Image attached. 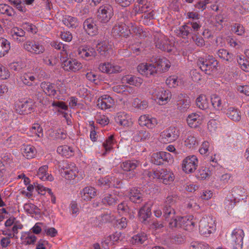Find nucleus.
<instances>
[{
	"label": "nucleus",
	"instance_id": "1",
	"mask_svg": "<svg viewBox=\"0 0 249 249\" xmlns=\"http://www.w3.org/2000/svg\"><path fill=\"white\" fill-rule=\"evenodd\" d=\"M197 64L200 70L208 75L216 71L218 66V62L213 56L210 55L205 58L200 57Z\"/></svg>",
	"mask_w": 249,
	"mask_h": 249
},
{
	"label": "nucleus",
	"instance_id": "2",
	"mask_svg": "<svg viewBox=\"0 0 249 249\" xmlns=\"http://www.w3.org/2000/svg\"><path fill=\"white\" fill-rule=\"evenodd\" d=\"M169 227L171 228L182 227L185 230L191 231L195 226V222L193 220L191 216L179 217L171 219L169 222Z\"/></svg>",
	"mask_w": 249,
	"mask_h": 249
},
{
	"label": "nucleus",
	"instance_id": "3",
	"mask_svg": "<svg viewBox=\"0 0 249 249\" xmlns=\"http://www.w3.org/2000/svg\"><path fill=\"white\" fill-rule=\"evenodd\" d=\"M155 46L157 48L167 52L172 50L173 45L168 37L160 32H157L154 35Z\"/></svg>",
	"mask_w": 249,
	"mask_h": 249
},
{
	"label": "nucleus",
	"instance_id": "4",
	"mask_svg": "<svg viewBox=\"0 0 249 249\" xmlns=\"http://www.w3.org/2000/svg\"><path fill=\"white\" fill-rule=\"evenodd\" d=\"M215 229V221L211 216L203 217L200 220L199 225V231L201 234L207 236Z\"/></svg>",
	"mask_w": 249,
	"mask_h": 249
},
{
	"label": "nucleus",
	"instance_id": "5",
	"mask_svg": "<svg viewBox=\"0 0 249 249\" xmlns=\"http://www.w3.org/2000/svg\"><path fill=\"white\" fill-rule=\"evenodd\" d=\"M153 98L160 105L166 104L171 97V93L161 88H156L152 93Z\"/></svg>",
	"mask_w": 249,
	"mask_h": 249
},
{
	"label": "nucleus",
	"instance_id": "6",
	"mask_svg": "<svg viewBox=\"0 0 249 249\" xmlns=\"http://www.w3.org/2000/svg\"><path fill=\"white\" fill-rule=\"evenodd\" d=\"M113 15L112 6L109 5H104L100 6L97 11V19L102 23H107Z\"/></svg>",
	"mask_w": 249,
	"mask_h": 249
},
{
	"label": "nucleus",
	"instance_id": "7",
	"mask_svg": "<svg viewBox=\"0 0 249 249\" xmlns=\"http://www.w3.org/2000/svg\"><path fill=\"white\" fill-rule=\"evenodd\" d=\"M154 178L160 179L163 183L170 184L175 179V175L171 170L166 169H161L156 170L153 173Z\"/></svg>",
	"mask_w": 249,
	"mask_h": 249
},
{
	"label": "nucleus",
	"instance_id": "8",
	"mask_svg": "<svg viewBox=\"0 0 249 249\" xmlns=\"http://www.w3.org/2000/svg\"><path fill=\"white\" fill-rule=\"evenodd\" d=\"M179 136V131L178 128L170 127L161 133L160 141L162 143H170L177 140Z\"/></svg>",
	"mask_w": 249,
	"mask_h": 249
},
{
	"label": "nucleus",
	"instance_id": "9",
	"mask_svg": "<svg viewBox=\"0 0 249 249\" xmlns=\"http://www.w3.org/2000/svg\"><path fill=\"white\" fill-rule=\"evenodd\" d=\"M198 162V159L196 156H188L182 160V170L186 174L193 173L196 169Z\"/></svg>",
	"mask_w": 249,
	"mask_h": 249
},
{
	"label": "nucleus",
	"instance_id": "10",
	"mask_svg": "<svg viewBox=\"0 0 249 249\" xmlns=\"http://www.w3.org/2000/svg\"><path fill=\"white\" fill-rule=\"evenodd\" d=\"M22 47L25 51L34 54H40L45 51L44 47L39 42L34 40H27Z\"/></svg>",
	"mask_w": 249,
	"mask_h": 249
},
{
	"label": "nucleus",
	"instance_id": "11",
	"mask_svg": "<svg viewBox=\"0 0 249 249\" xmlns=\"http://www.w3.org/2000/svg\"><path fill=\"white\" fill-rule=\"evenodd\" d=\"M78 168L73 163L63 162L61 168L62 176L68 179H73L77 175Z\"/></svg>",
	"mask_w": 249,
	"mask_h": 249
},
{
	"label": "nucleus",
	"instance_id": "12",
	"mask_svg": "<svg viewBox=\"0 0 249 249\" xmlns=\"http://www.w3.org/2000/svg\"><path fill=\"white\" fill-rule=\"evenodd\" d=\"M151 160L154 164L159 165L164 162L171 163L174 160L172 156L169 153L164 151L153 153Z\"/></svg>",
	"mask_w": 249,
	"mask_h": 249
},
{
	"label": "nucleus",
	"instance_id": "13",
	"mask_svg": "<svg viewBox=\"0 0 249 249\" xmlns=\"http://www.w3.org/2000/svg\"><path fill=\"white\" fill-rule=\"evenodd\" d=\"M244 235V232L242 229L239 228L234 229L231 236V244L233 249L242 248Z\"/></svg>",
	"mask_w": 249,
	"mask_h": 249
},
{
	"label": "nucleus",
	"instance_id": "14",
	"mask_svg": "<svg viewBox=\"0 0 249 249\" xmlns=\"http://www.w3.org/2000/svg\"><path fill=\"white\" fill-rule=\"evenodd\" d=\"M62 67L66 71L75 72L81 70L83 65L76 59L67 58L63 61Z\"/></svg>",
	"mask_w": 249,
	"mask_h": 249
},
{
	"label": "nucleus",
	"instance_id": "15",
	"mask_svg": "<svg viewBox=\"0 0 249 249\" xmlns=\"http://www.w3.org/2000/svg\"><path fill=\"white\" fill-rule=\"evenodd\" d=\"M112 34L115 37H126L130 34V29L123 22H118L115 24L112 30Z\"/></svg>",
	"mask_w": 249,
	"mask_h": 249
},
{
	"label": "nucleus",
	"instance_id": "16",
	"mask_svg": "<svg viewBox=\"0 0 249 249\" xmlns=\"http://www.w3.org/2000/svg\"><path fill=\"white\" fill-rule=\"evenodd\" d=\"M139 124L141 126H145L148 129L155 128L158 124L157 119L148 114H143L140 116L138 120Z\"/></svg>",
	"mask_w": 249,
	"mask_h": 249
},
{
	"label": "nucleus",
	"instance_id": "17",
	"mask_svg": "<svg viewBox=\"0 0 249 249\" xmlns=\"http://www.w3.org/2000/svg\"><path fill=\"white\" fill-rule=\"evenodd\" d=\"M97 195V190L93 187L87 186L82 189L79 193L81 201H89L95 198Z\"/></svg>",
	"mask_w": 249,
	"mask_h": 249
},
{
	"label": "nucleus",
	"instance_id": "18",
	"mask_svg": "<svg viewBox=\"0 0 249 249\" xmlns=\"http://www.w3.org/2000/svg\"><path fill=\"white\" fill-rule=\"evenodd\" d=\"M138 71L146 77L157 73L154 63H141L137 67Z\"/></svg>",
	"mask_w": 249,
	"mask_h": 249
},
{
	"label": "nucleus",
	"instance_id": "19",
	"mask_svg": "<svg viewBox=\"0 0 249 249\" xmlns=\"http://www.w3.org/2000/svg\"><path fill=\"white\" fill-rule=\"evenodd\" d=\"M99 70L102 72L108 74L119 73L122 71L120 66L110 62L101 63L99 66Z\"/></svg>",
	"mask_w": 249,
	"mask_h": 249
},
{
	"label": "nucleus",
	"instance_id": "20",
	"mask_svg": "<svg viewBox=\"0 0 249 249\" xmlns=\"http://www.w3.org/2000/svg\"><path fill=\"white\" fill-rule=\"evenodd\" d=\"M115 104L114 99L108 95L100 97L97 101V106L102 109H107L113 107Z\"/></svg>",
	"mask_w": 249,
	"mask_h": 249
},
{
	"label": "nucleus",
	"instance_id": "21",
	"mask_svg": "<svg viewBox=\"0 0 249 249\" xmlns=\"http://www.w3.org/2000/svg\"><path fill=\"white\" fill-rule=\"evenodd\" d=\"M78 54L80 57L85 60H90L96 55L94 49L88 46H82L79 48Z\"/></svg>",
	"mask_w": 249,
	"mask_h": 249
},
{
	"label": "nucleus",
	"instance_id": "22",
	"mask_svg": "<svg viewBox=\"0 0 249 249\" xmlns=\"http://www.w3.org/2000/svg\"><path fill=\"white\" fill-rule=\"evenodd\" d=\"M186 121L190 127L196 128L202 123L203 117L198 113H192L187 117Z\"/></svg>",
	"mask_w": 249,
	"mask_h": 249
},
{
	"label": "nucleus",
	"instance_id": "23",
	"mask_svg": "<svg viewBox=\"0 0 249 249\" xmlns=\"http://www.w3.org/2000/svg\"><path fill=\"white\" fill-rule=\"evenodd\" d=\"M191 105V100L189 97L185 94H180L178 95V100L177 102V108L182 112L187 110Z\"/></svg>",
	"mask_w": 249,
	"mask_h": 249
},
{
	"label": "nucleus",
	"instance_id": "24",
	"mask_svg": "<svg viewBox=\"0 0 249 249\" xmlns=\"http://www.w3.org/2000/svg\"><path fill=\"white\" fill-rule=\"evenodd\" d=\"M133 8L132 13L135 15L140 13H146L150 7V3L147 0H137Z\"/></svg>",
	"mask_w": 249,
	"mask_h": 249
},
{
	"label": "nucleus",
	"instance_id": "25",
	"mask_svg": "<svg viewBox=\"0 0 249 249\" xmlns=\"http://www.w3.org/2000/svg\"><path fill=\"white\" fill-rule=\"evenodd\" d=\"M115 121L120 125L125 127L130 126L133 124L130 115L124 112L118 113L115 118Z\"/></svg>",
	"mask_w": 249,
	"mask_h": 249
},
{
	"label": "nucleus",
	"instance_id": "26",
	"mask_svg": "<svg viewBox=\"0 0 249 249\" xmlns=\"http://www.w3.org/2000/svg\"><path fill=\"white\" fill-rule=\"evenodd\" d=\"M157 72H164L167 71L171 66L170 62L166 58H161L154 63Z\"/></svg>",
	"mask_w": 249,
	"mask_h": 249
},
{
	"label": "nucleus",
	"instance_id": "27",
	"mask_svg": "<svg viewBox=\"0 0 249 249\" xmlns=\"http://www.w3.org/2000/svg\"><path fill=\"white\" fill-rule=\"evenodd\" d=\"M13 39L18 43L23 42L26 40L25 32L21 28L14 27L11 31Z\"/></svg>",
	"mask_w": 249,
	"mask_h": 249
},
{
	"label": "nucleus",
	"instance_id": "28",
	"mask_svg": "<svg viewBox=\"0 0 249 249\" xmlns=\"http://www.w3.org/2000/svg\"><path fill=\"white\" fill-rule=\"evenodd\" d=\"M83 27L86 32L90 36H93L97 33V27L92 18L87 19L84 22Z\"/></svg>",
	"mask_w": 249,
	"mask_h": 249
},
{
	"label": "nucleus",
	"instance_id": "29",
	"mask_svg": "<svg viewBox=\"0 0 249 249\" xmlns=\"http://www.w3.org/2000/svg\"><path fill=\"white\" fill-rule=\"evenodd\" d=\"M32 102L26 101L20 102L16 106V111L20 114H25L30 113L32 110Z\"/></svg>",
	"mask_w": 249,
	"mask_h": 249
},
{
	"label": "nucleus",
	"instance_id": "30",
	"mask_svg": "<svg viewBox=\"0 0 249 249\" xmlns=\"http://www.w3.org/2000/svg\"><path fill=\"white\" fill-rule=\"evenodd\" d=\"M151 137V134L148 131L141 130L134 133L133 139L137 142H145L149 140Z\"/></svg>",
	"mask_w": 249,
	"mask_h": 249
},
{
	"label": "nucleus",
	"instance_id": "31",
	"mask_svg": "<svg viewBox=\"0 0 249 249\" xmlns=\"http://www.w3.org/2000/svg\"><path fill=\"white\" fill-rule=\"evenodd\" d=\"M232 193L234 200L246 201L248 196L244 189L240 187H235L232 189Z\"/></svg>",
	"mask_w": 249,
	"mask_h": 249
},
{
	"label": "nucleus",
	"instance_id": "32",
	"mask_svg": "<svg viewBox=\"0 0 249 249\" xmlns=\"http://www.w3.org/2000/svg\"><path fill=\"white\" fill-rule=\"evenodd\" d=\"M48 166L43 165L41 166L37 173V176L42 180L52 181L53 179V177L48 172Z\"/></svg>",
	"mask_w": 249,
	"mask_h": 249
},
{
	"label": "nucleus",
	"instance_id": "33",
	"mask_svg": "<svg viewBox=\"0 0 249 249\" xmlns=\"http://www.w3.org/2000/svg\"><path fill=\"white\" fill-rule=\"evenodd\" d=\"M122 81L124 83H127L137 87L140 86L142 83V78L131 75L124 76L122 79Z\"/></svg>",
	"mask_w": 249,
	"mask_h": 249
},
{
	"label": "nucleus",
	"instance_id": "34",
	"mask_svg": "<svg viewBox=\"0 0 249 249\" xmlns=\"http://www.w3.org/2000/svg\"><path fill=\"white\" fill-rule=\"evenodd\" d=\"M40 87L47 95L51 97H54L55 95L56 90L53 84L49 82H43L41 83Z\"/></svg>",
	"mask_w": 249,
	"mask_h": 249
},
{
	"label": "nucleus",
	"instance_id": "35",
	"mask_svg": "<svg viewBox=\"0 0 249 249\" xmlns=\"http://www.w3.org/2000/svg\"><path fill=\"white\" fill-rule=\"evenodd\" d=\"M151 211L150 205L147 204H145L140 209L139 212V216L142 222H145L147 219L150 217L151 215Z\"/></svg>",
	"mask_w": 249,
	"mask_h": 249
},
{
	"label": "nucleus",
	"instance_id": "36",
	"mask_svg": "<svg viewBox=\"0 0 249 249\" xmlns=\"http://www.w3.org/2000/svg\"><path fill=\"white\" fill-rule=\"evenodd\" d=\"M197 107L202 110H206L209 107V102L208 97L204 94L200 95L196 100Z\"/></svg>",
	"mask_w": 249,
	"mask_h": 249
},
{
	"label": "nucleus",
	"instance_id": "37",
	"mask_svg": "<svg viewBox=\"0 0 249 249\" xmlns=\"http://www.w3.org/2000/svg\"><path fill=\"white\" fill-rule=\"evenodd\" d=\"M62 22L68 28H75L79 24L78 20L76 18L69 15L63 16Z\"/></svg>",
	"mask_w": 249,
	"mask_h": 249
},
{
	"label": "nucleus",
	"instance_id": "38",
	"mask_svg": "<svg viewBox=\"0 0 249 249\" xmlns=\"http://www.w3.org/2000/svg\"><path fill=\"white\" fill-rule=\"evenodd\" d=\"M198 144V142L195 135L191 132L188 133L184 140V145L189 148H193L197 146Z\"/></svg>",
	"mask_w": 249,
	"mask_h": 249
},
{
	"label": "nucleus",
	"instance_id": "39",
	"mask_svg": "<svg viewBox=\"0 0 249 249\" xmlns=\"http://www.w3.org/2000/svg\"><path fill=\"white\" fill-rule=\"evenodd\" d=\"M128 196L130 200L134 203H139L142 200V195L140 193V190L135 188L130 190Z\"/></svg>",
	"mask_w": 249,
	"mask_h": 249
},
{
	"label": "nucleus",
	"instance_id": "40",
	"mask_svg": "<svg viewBox=\"0 0 249 249\" xmlns=\"http://www.w3.org/2000/svg\"><path fill=\"white\" fill-rule=\"evenodd\" d=\"M57 152L59 154L66 157V158L71 157L74 154L73 148L66 145L58 146L57 149Z\"/></svg>",
	"mask_w": 249,
	"mask_h": 249
},
{
	"label": "nucleus",
	"instance_id": "41",
	"mask_svg": "<svg viewBox=\"0 0 249 249\" xmlns=\"http://www.w3.org/2000/svg\"><path fill=\"white\" fill-rule=\"evenodd\" d=\"M139 164V162L137 160H128L123 162L121 164V167L124 171H131L136 169Z\"/></svg>",
	"mask_w": 249,
	"mask_h": 249
},
{
	"label": "nucleus",
	"instance_id": "42",
	"mask_svg": "<svg viewBox=\"0 0 249 249\" xmlns=\"http://www.w3.org/2000/svg\"><path fill=\"white\" fill-rule=\"evenodd\" d=\"M10 49V42L4 38L0 37V57L6 55Z\"/></svg>",
	"mask_w": 249,
	"mask_h": 249
},
{
	"label": "nucleus",
	"instance_id": "43",
	"mask_svg": "<svg viewBox=\"0 0 249 249\" xmlns=\"http://www.w3.org/2000/svg\"><path fill=\"white\" fill-rule=\"evenodd\" d=\"M148 102L146 100H141L138 98H135L132 102V106L138 110H143L148 107Z\"/></svg>",
	"mask_w": 249,
	"mask_h": 249
},
{
	"label": "nucleus",
	"instance_id": "44",
	"mask_svg": "<svg viewBox=\"0 0 249 249\" xmlns=\"http://www.w3.org/2000/svg\"><path fill=\"white\" fill-rule=\"evenodd\" d=\"M115 179L114 178L106 176L99 178L97 181V185L100 187L107 189L112 186V182Z\"/></svg>",
	"mask_w": 249,
	"mask_h": 249
},
{
	"label": "nucleus",
	"instance_id": "45",
	"mask_svg": "<svg viewBox=\"0 0 249 249\" xmlns=\"http://www.w3.org/2000/svg\"><path fill=\"white\" fill-rule=\"evenodd\" d=\"M22 154L27 159H32L35 157L36 151L35 147L31 145L23 146Z\"/></svg>",
	"mask_w": 249,
	"mask_h": 249
},
{
	"label": "nucleus",
	"instance_id": "46",
	"mask_svg": "<svg viewBox=\"0 0 249 249\" xmlns=\"http://www.w3.org/2000/svg\"><path fill=\"white\" fill-rule=\"evenodd\" d=\"M211 101L213 107L217 110H221L223 107L221 97L217 94L211 95Z\"/></svg>",
	"mask_w": 249,
	"mask_h": 249
},
{
	"label": "nucleus",
	"instance_id": "47",
	"mask_svg": "<svg viewBox=\"0 0 249 249\" xmlns=\"http://www.w3.org/2000/svg\"><path fill=\"white\" fill-rule=\"evenodd\" d=\"M30 136L42 138L43 136L42 128L38 124H34L30 129Z\"/></svg>",
	"mask_w": 249,
	"mask_h": 249
},
{
	"label": "nucleus",
	"instance_id": "48",
	"mask_svg": "<svg viewBox=\"0 0 249 249\" xmlns=\"http://www.w3.org/2000/svg\"><path fill=\"white\" fill-rule=\"evenodd\" d=\"M227 115L229 118L234 121H239L241 119L240 112L232 107L228 108Z\"/></svg>",
	"mask_w": 249,
	"mask_h": 249
},
{
	"label": "nucleus",
	"instance_id": "49",
	"mask_svg": "<svg viewBox=\"0 0 249 249\" xmlns=\"http://www.w3.org/2000/svg\"><path fill=\"white\" fill-rule=\"evenodd\" d=\"M147 236L144 233H141L133 236L130 240L132 244L140 245L147 240Z\"/></svg>",
	"mask_w": 249,
	"mask_h": 249
},
{
	"label": "nucleus",
	"instance_id": "50",
	"mask_svg": "<svg viewBox=\"0 0 249 249\" xmlns=\"http://www.w3.org/2000/svg\"><path fill=\"white\" fill-rule=\"evenodd\" d=\"M191 31V27L187 24L180 26L176 30V32L178 36L185 38L190 34Z\"/></svg>",
	"mask_w": 249,
	"mask_h": 249
},
{
	"label": "nucleus",
	"instance_id": "51",
	"mask_svg": "<svg viewBox=\"0 0 249 249\" xmlns=\"http://www.w3.org/2000/svg\"><path fill=\"white\" fill-rule=\"evenodd\" d=\"M21 80L25 85L31 86L35 83L36 78L33 74L25 73L22 76Z\"/></svg>",
	"mask_w": 249,
	"mask_h": 249
},
{
	"label": "nucleus",
	"instance_id": "52",
	"mask_svg": "<svg viewBox=\"0 0 249 249\" xmlns=\"http://www.w3.org/2000/svg\"><path fill=\"white\" fill-rule=\"evenodd\" d=\"M51 46L55 49L60 50L63 55H68V51L69 50V46L67 44H64L62 43L53 41L51 43Z\"/></svg>",
	"mask_w": 249,
	"mask_h": 249
},
{
	"label": "nucleus",
	"instance_id": "53",
	"mask_svg": "<svg viewBox=\"0 0 249 249\" xmlns=\"http://www.w3.org/2000/svg\"><path fill=\"white\" fill-rule=\"evenodd\" d=\"M21 240L25 245L34 244L36 241V237L33 233L27 232L22 235Z\"/></svg>",
	"mask_w": 249,
	"mask_h": 249
},
{
	"label": "nucleus",
	"instance_id": "54",
	"mask_svg": "<svg viewBox=\"0 0 249 249\" xmlns=\"http://www.w3.org/2000/svg\"><path fill=\"white\" fill-rule=\"evenodd\" d=\"M211 175V172L210 169L206 167L202 166L198 170L196 177L200 179H205L210 177Z\"/></svg>",
	"mask_w": 249,
	"mask_h": 249
},
{
	"label": "nucleus",
	"instance_id": "55",
	"mask_svg": "<svg viewBox=\"0 0 249 249\" xmlns=\"http://www.w3.org/2000/svg\"><path fill=\"white\" fill-rule=\"evenodd\" d=\"M166 84L170 88H175L181 84V80L176 76H171L166 79Z\"/></svg>",
	"mask_w": 249,
	"mask_h": 249
},
{
	"label": "nucleus",
	"instance_id": "56",
	"mask_svg": "<svg viewBox=\"0 0 249 249\" xmlns=\"http://www.w3.org/2000/svg\"><path fill=\"white\" fill-rule=\"evenodd\" d=\"M112 45L107 41H104L98 43L97 45V50L101 54L109 50L111 48Z\"/></svg>",
	"mask_w": 249,
	"mask_h": 249
},
{
	"label": "nucleus",
	"instance_id": "57",
	"mask_svg": "<svg viewBox=\"0 0 249 249\" xmlns=\"http://www.w3.org/2000/svg\"><path fill=\"white\" fill-rule=\"evenodd\" d=\"M175 211L173 207L164 206L163 208V215L165 219L172 218L173 219L176 217H175Z\"/></svg>",
	"mask_w": 249,
	"mask_h": 249
},
{
	"label": "nucleus",
	"instance_id": "58",
	"mask_svg": "<svg viewBox=\"0 0 249 249\" xmlns=\"http://www.w3.org/2000/svg\"><path fill=\"white\" fill-rule=\"evenodd\" d=\"M114 142V136L113 135H111L108 137L103 144V146L106 152L110 151L112 149Z\"/></svg>",
	"mask_w": 249,
	"mask_h": 249
},
{
	"label": "nucleus",
	"instance_id": "59",
	"mask_svg": "<svg viewBox=\"0 0 249 249\" xmlns=\"http://www.w3.org/2000/svg\"><path fill=\"white\" fill-rule=\"evenodd\" d=\"M0 13L10 17L15 15V12L13 8L7 4H0Z\"/></svg>",
	"mask_w": 249,
	"mask_h": 249
},
{
	"label": "nucleus",
	"instance_id": "60",
	"mask_svg": "<svg viewBox=\"0 0 249 249\" xmlns=\"http://www.w3.org/2000/svg\"><path fill=\"white\" fill-rule=\"evenodd\" d=\"M9 67L12 70L20 71L25 67V65L22 61H20L11 63Z\"/></svg>",
	"mask_w": 249,
	"mask_h": 249
},
{
	"label": "nucleus",
	"instance_id": "61",
	"mask_svg": "<svg viewBox=\"0 0 249 249\" xmlns=\"http://www.w3.org/2000/svg\"><path fill=\"white\" fill-rule=\"evenodd\" d=\"M217 55L220 58L226 61H230L232 56L231 53H230L226 50L224 49L219 50Z\"/></svg>",
	"mask_w": 249,
	"mask_h": 249
},
{
	"label": "nucleus",
	"instance_id": "62",
	"mask_svg": "<svg viewBox=\"0 0 249 249\" xmlns=\"http://www.w3.org/2000/svg\"><path fill=\"white\" fill-rule=\"evenodd\" d=\"M127 220L126 218L122 217L117 219L114 222V226L116 228L120 229H124L127 227Z\"/></svg>",
	"mask_w": 249,
	"mask_h": 249
},
{
	"label": "nucleus",
	"instance_id": "63",
	"mask_svg": "<svg viewBox=\"0 0 249 249\" xmlns=\"http://www.w3.org/2000/svg\"><path fill=\"white\" fill-rule=\"evenodd\" d=\"M190 249H210L209 246L204 243L193 242L190 247Z\"/></svg>",
	"mask_w": 249,
	"mask_h": 249
},
{
	"label": "nucleus",
	"instance_id": "64",
	"mask_svg": "<svg viewBox=\"0 0 249 249\" xmlns=\"http://www.w3.org/2000/svg\"><path fill=\"white\" fill-rule=\"evenodd\" d=\"M237 61L241 68L246 72L249 71V62L239 56L237 58Z\"/></svg>",
	"mask_w": 249,
	"mask_h": 249
}]
</instances>
